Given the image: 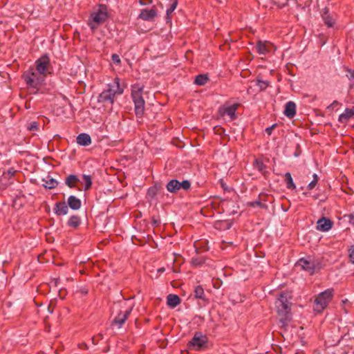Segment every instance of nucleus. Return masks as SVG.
<instances>
[{
  "label": "nucleus",
  "mask_w": 354,
  "mask_h": 354,
  "mask_svg": "<svg viewBox=\"0 0 354 354\" xmlns=\"http://www.w3.org/2000/svg\"><path fill=\"white\" fill-rule=\"evenodd\" d=\"M257 85L263 91L268 86V82L258 80Z\"/></svg>",
  "instance_id": "nucleus-33"
},
{
  "label": "nucleus",
  "mask_w": 354,
  "mask_h": 354,
  "mask_svg": "<svg viewBox=\"0 0 354 354\" xmlns=\"http://www.w3.org/2000/svg\"><path fill=\"white\" fill-rule=\"evenodd\" d=\"M348 218H349L348 223L351 225L354 226V214L348 215Z\"/></svg>",
  "instance_id": "nucleus-41"
},
{
  "label": "nucleus",
  "mask_w": 354,
  "mask_h": 354,
  "mask_svg": "<svg viewBox=\"0 0 354 354\" xmlns=\"http://www.w3.org/2000/svg\"><path fill=\"white\" fill-rule=\"evenodd\" d=\"M297 267L308 272L310 274H313L316 270L320 269V263L317 260L308 259H300L297 263Z\"/></svg>",
  "instance_id": "nucleus-9"
},
{
  "label": "nucleus",
  "mask_w": 354,
  "mask_h": 354,
  "mask_svg": "<svg viewBox=\"0 0 354 354\" xmlns=\"http://www.w3.org/2000/svg\"><path fill=\"white\" fill-rule=\"evenodd\" d=\"M140 3L142 5H147V4H149V3H152V0H148V1L140 0Z\"/></svg>",
  "instance_id": "nucleus-42"
},
{
  "label": "nucleus",
  "mask_w": 354,
  "mask_h": 354,
  "mask_svg": "<svg viewBox=\"0 0 354 354\" xmlns=\"http://www.w3.org/2000/svg\"><path fill=\"white\" fill-rule=\"evenodd\" d=\"M68 205L74 210H77L81 207V201L75 196H70L68 198Z\"/></svg>",
  "instance_id": "nucleus-20"
},
{
  "label": "nucleus",
  "mask_w": 354,
  "mask_h": 354,
  "mask_svg": "<svg viewBox=\"0 0 354 354\" xmlns=\"http://www.w3.org/2000/svg\"><path fill=\"white\" fill-rule=\"evenodd\" d=\"M111 59L114 64H120L121 63L120 58L117 54H113L111 56Z\"/></svg>",
  "instance_id": "nucleus-34"
},
{
  "label": "nucleus",
  "mask_w": 354,
  "mask_h": 354,
  "mask_svg": "<svg viewBox=\"0 0 354 354\" xmlns=\"http://www.w3.org/2000/svg\"><path fill=\"white\" fill-rule=\"evenodd\" d=\"M15 171L13 169H8L6 172L3 173L5 177H11L15 175Z\"/></svg>",
  "instance_id": "nucleus-36"
},
{
  "label": "nucleus",
  "mask_w": 354,
  "mask_h": 354,
  "mask_svg": "<svg viewBox=\"0 0 354 354\" xmlns=\"http://www.w3.org/2000/svg\"><path fill=\"white\" fill-rule=\"evenodd\" d=\"M322 19L328 27H333L335 24L336 19L334 15L330 14L328 9L325 8L322 12Z\"/></svg>",
  "instance_id": "nucleus-16"
},
{
  "label": "nucleus",
  "mask_w": 354,
  "mask_h": 354,
  "mask_svg": "<svg viewBox=\"0 0 354 354\" xmlns=\"http://www.w3.org/2000/svg\"><path fill=\"white\" fill-rule=\"evenodd\" d=\"M318 181V176L317 174L313 175V180L308 185V189L311 190L313 189L317 185Z\"/></svg>",
  "instance_id": "nucleus-32"
},
{
  "label": "nucleus",
  "mask_w": 354,
  "mask_h": 354,
  "mask_svg": "<svg viewBox=\"0 0 354 354\" xmlns=\"http://www.w3.org/2000/svg\"><path fill=\"white\" fill-rule=\"evenodd\" d=\"M28 129L30 130V131H34V130H37L38 129V124L36 122H33L30 124V127H28Z\"/></svg>",
  "instance_id": "nucleus-38"
},
{
  "label": "nucleus",
  "mask_w": 354,
  "mask_h": 354,
  "mask_svg": "<svg viewBox=\"0 0 354 354\" xmlns=\"http://www.w3.org/2000/svg\"><path fill=\"white\" fill-rule=\"evenodd\" d=\"M291 299L292 295L290 292H283L275 301V307L282 326H285L286 322L291 318Z\"/></svg>",
  "instance_id": "nucleus-2"
},
{
  "label": "nucleus",
  "mask_w": 354,
  "mask_h": 354,
  "mask_svg": "<svg viewBox=\"0 0 354 354\" xmlns=\"http://www.w3.org/2000/svg\"><path fill=\"white\" fill-rule=\"evenodd\" d=\"M284 115L289 118H292L296 113V104L293 102H288L286 104L285 110L283 111Z\"/></svg>",
  "instance_id": "nucleus-17"
},
{
  "label": "nucleus",
  "mask_w": 354,
  "mask_h": 354,
  "mask_svg": "<svg viewBox=\"0 0 354 354\" xmlns=\"http://www.w3.org/2000/svg\"><path fill=\"white\" fill-rule=\"evenodd\" d=\"M124 88L120 84V79L116 77L112 83L107 85L106 88L99 95L97 102L104 106H110L114 104L117 97L121 95Z\"/></svg>",
  "instance_id": "nucleus-1"
},
{
  "label": "nucleus",
  "mask_w": 354,
  "mask_h": 354,
  "mask_svg": "<svg viewBox=\"0 0 354 354\" xmlns=\"http://www.w3.org/2000/svg\"><path fill=\"white\" fill-rule=\"evenodd\" d=\"M208 77L207 75H198L195 78V84L199 86H203L208 81Z\"/></svg>",
  "instance_id": "nucleus-29"
},
{
  "label": "nucleus",
  "mask_w": 354,
  "mask_h": 354,
  "mask_svg": "<svg viewBox=\"0 0 354 354\" xmlns=\"http://www.w3.org/2000/svg\"><path fill=\"white\" fill-rule=\"evenodd\" d=\"M68 207L64 202H58L54 207V212L58 215H66L68 214Z\"/></svg>",
  "instance_id": "nucleus-18"
},
{
  "label": "nucleus",
  "mask_w": 354,
  "mask_h": 354,
  "mask_svg": "<svg viewBox=\"0 0 354 354\" xmlns=\"http://www.w3.org/2000/svg\"><path fill=\"white\" fill-rule=\"evenodd\" d=\"M81 223L80 218L78 216L74 215L70 217L68 221V225L72 227H77Z\"/></svg>",
  "instance_id": "nucleus-26"
},
{
  "label": "nucleus",
  "mask_w": 354,
  "mask_h": 354,
  "mask_svg": "<svg viewBox=\"0 0 354 354\" xmlns=\"http://www.w3.org/2000/svg\"><path fill=\"white\" fill-rule=\"evenodd\" d=\"M108 19L107 8L105 6L100 5L98 8H95L91 13L87 24L94 32L101 24L104 23Z\"/></svg>",
  "instance_id": "nucleus-3"
},
{
  "label": "nucleus",
  "mask_w": 354,
  "mask_h": 354,
  "mask_svg": "<svg viewBox=\"0 0 354 354\" xmlns=\"http://www.w3.org/2000/svg\"><path fill=\"white\" fill-rule=\"evenodd\" d=\"M143 88L139 84L132 86L131 97L134 102L135 113L138 117H142L145 112V100L142 97Z\"/></svg>",
  "instance_id": "nucleus-4"
},
{
  "label": "nucleus",
  "mask_w": 354,
  "mask_h": 354,
  "mask_svg": "<svg viewBox=\"0 0 354 354\" xmlns=\"http://www.w3.org/2000/svg\"><path fill=\"white\" fill-rule=\"evenodd\" d=\"M170 3V6L169 8L167 9L166 11V20L167 22L170 20L169 15L174 11V10L176 8L177 4H178V0H168Z\"/></svg>",
  "instance_id": "nucleus-24"
},
{
  "label": "nucleus",
  "mask_w": 354,
  "mask_h": 354,
  "mask_svg": "<svg viewBox=\"0 0 354 354\" xmlns=\"http://www.w3.org/2000/svg\"><path fill=\"white\" fill-rule=\"evenodd\" d=\"M43 180L45 183L44 184V187L46 188H48V189H50L55 188L57 186V185H58V183H57V180H55L53 178H50L49 177H47L46 179H44Z\"/></svg>",
  "instance_id": "nucleus-25"
},
{
  "label": "nucleus",
  "mask_w": 354,
  "mask_h": 354,
  "mask_svg": "<svg viewBox=\"0 0 354 354\" xmlns=\"http://www.w3.org/2000/svg\"><path fill=\"white\" fill-rule=\"evenodd\" d=\"M79 346L82 349H86L87 348V345L85 343H82V344H80Z\"/></svg>",
  "instance_id": "nucleus-44"
},
{
  "label": "nucleus",
  "mask_w": 354,
  "mask_h": 354,
  "mask_svg": "<svg viewBox=\"0 0 354 354\" xmlns=\"http://www.w3.org/2000/svg\"><path fill=\"white\" fill-rule=\"evenodd\" d=\"M285 181L286 183V187L290 189H295L296 186L293 182L291 174L289 172L286 173L285 174Z\"/></svg>",
  "instance_id": "nucleus-28"
},
{
  "label": "nucleus",
  "mask_w": 354,
  "mask_h": 354,
  "mask_svg": "<svg viewBox=\"0 0 354 354\" xmlns=\"http://www.w3.org/2000/svg\"><path fill=\"white\" fill-rule=\"evenodd\" d=\"M133 307L131 306L124 311H120L112 321V326L120 328L125 323L127 319L132 311Z\"/></svg>",
  "instance_id": "nucleus-11"
},
{
  "label": "nucleus",
  "mask_w": 354,
  "mask_h": 354,
  "mask_svg": "<svg viewBox=\"0 0 354 354\" xmlns=\"http://www.w3.org/2000/svg\"><path fill=\"white\" fill-rule=\"evenodd\" d=\"M80 180L76 175L71 174L65 179L66 185L70 188H76L77 183H80Z\"/></svg>",
  "instance_id": "nucleus-22"
},
{
  "label": "nucleus",
  "mask_w": 354,
  "mask_h": 354,
  "mask_svg": "<svg viewBox=\"0 0 354 354\" xmlns=\"http://www.w3.org/2000/svg\"><path fill=\"white\" fill-rule=\"evenodd\" d=\"M250 205L252 207H263L265 205L263 204H262L260 201H254V202H252L250 203Z\"/></svg>",
  "instance_id": "nucleus-37"
},
{
  "label": "nucleus",
  "mask_w": 354,
  "mask_h": 354,
  "mask_svg": "<svg viewBox=\"0 0 354 354\" xmlns=\"http://www.w3.org/2000/svg\"><path fill=\"white\" fill-rule=\"evenodd\" d=\"M207 337L201 332L194 333L192 339L187 344L189 350L200 351L206 346Z\"/></svg>",
  "instance_id": "nucleus-7"
},
{
  "label": "nucleus",
  "mask_w": 354,
  "mask_h": 354,
  "mask_svg": "<svg viewBox=\"0 0 354 354\" xmlns=\"http://www.w3.org/2000/svg\"><path fill=\"white\" fill-rule=\"evenodd\" d=\"M80 182L84 184V189L85 191L88 190L91 187L92 179L90 176L84 174L82 176V181L80 180Z\"/></svg>",
  "instance_id": "nucleus-27"
},
{
  "label": "nucleus",
  "mask_w": 354,
  "mask_h": 354,
  "mask_svg": "<svg viewBox=\"0 0 354 354\" xmlns=\"http://www.w3.org/2000/svg\"><path fill=\"white\" fill-rule=\"evenodd\" d=\"M354 115V106L351 109H346L344 112L339 117V121L342 123L347 122Z\"/></svg>",
  "instance_id": "nucleus-21"
},
{
  "label": "nucleus",
  "mask_w": 354,
  "mask_h": 354,
  "mask_svg": "<svg viewBox=\"0 0 354 354\" xmlns=\"http://www.w3.org/2000/svg\"><path fill=\"white\" fill-rule=\"evenodd\" d=\"M273 45L268 41H259L256 46L258 53L261 55L271 51Z\"/></svg>",
  "instance_id": "nucleus-15"
},
{
  "label": "nucleus",
  "mask_w": 354,
  "mask_h": 354,
  "mask_svg": "<svg viewBox=\"0 0 354 354\" xmlns=\"http://www.w3.org/2000/svg\"><path fill=\"white\" fill-rule=\"evenodd\" d=\"M277 126V124H273L272 125L271 127H269L268 128L266 129V132L270 136L271 135L273 129L275 128V127Z\"/></svg>",
  "instance_id": "nucleus-40"
},
{
  "label": "nucleus",
  "mask_w": 354,
  "mask_h": 354,
  "mask_svg": "<svg viewBox=\"0 0 354 354\" xmlns=\"http://www.w3.org/2000/svg\"><path fill=\"white\" fill-rule=\"evenodd\" d=\"M77 143L81 146H88L91 144V136L87 133H80L77 137Z\"/></svg>",
  "instance_id": "nucleus-19"
},
{
  "label": "nucleus",
  "mask_w": 354,
  "mask_h": 354,
  "mask_svg": "<svg viewBox=\"0 0 354 354\" xmlns=\"http://www.w3.org/2000/svg\"><path fill=\"white\" fill-rule=\"evenodd\" d=\"M180 303V299L176 295L170 294L167 297V304L171 308L176 307Z\"/></svg>",
  "instance_id": "nucleus-23"
},
{
  "label": "nucleus",
  "mask_w": 354,
  "mask_h": 354,
  "mask_svg": "<svg viewBox=\"0 0 354 354\" xmlns=\"http://www.w3.org/2000/svg\"><path fill=\"white\" fill-rule=\"evenodd\" d=\"M165 270V269L164 268H160L158 270V272L159 273H162V272H164Z\"/></svg>",
  "instance_id": "nucleus-45"
},
{
  "label": "nucleus",
  "mask_w": 354,
  "mask_h": 354,
  "mask_svg": "<svg viewBox=\"0 0 354 354\" xmlns=\"http://www.w3.org/2000/svg\"><path fill=\"white\" fill-rule=\"evenodd\" d=\"M157 16V10L152 8L151 9H142L139 15V18L145 20L152 21Z\"/></svg>",
  "instance_id": "nucleus-14"
},
{
  "label": "nucleus",
  "mask_w": 354,
  "mask_h": 354,
  "mask_svg": "<svg viewBox=\"0 0 354 354\" xmlns=\"http://www.w3.org/2000/svg\"><path fill=\"white\" fill-rule=\"evenodd\" d=\"M346 76L354 84V71L348 69Z\"/></svg>",
  "instance_id": "nucleus-35"
},
{
  "label": "nucleus",
  "mask_w": 354,
  "mask_h": 354,
  "mask_svg": "<svg viewBox=\"0 0 354 354\" xmlns=\"http://www.w3.org/2000/svg\"><path fill=\"white\" fill-rule=\"evenodd\" d=\"M349 258L352 263H354V249H349Z\"/></svg>",
  "instance_id": "nucleus-39"
},
{
  "label": "nucleus",
  "mask_w": 354,
  "mask_h": 354,
  "mask_svg": "<svg viewBox=\"0 0 354 354\" xmlns=\"http://www.w3.org/2000/svg\"><path fill=\"white\" fill-rule=\"evenodd\" d=\"M254 167L256 169H257L259 171H263L265 169V165H263V162L259 160H255L254 161Z\"/></svg>",
  "instance_id": "nucleus-31"
},
{
  "label": "nucleus",
  "mask_w": 354,
  "mask_h": 354,
  "mask_svg": "<svg viewBox=\"0 0 354 354\" xmlns=\"http://www.w3.org/2000/svg\"><path fill=\"white\" fill-rule=\"evenodd\" d=\"M33 68L46 78L47 75L51 73L50 58L46 55L40 57L35 62V67Z\"/></svg>",
  "instance_id": "nucleus-8"
},
{
  "label": "nucleus",
  "mask_w": 354,
  "mask_h": 354,
  "mask_svg": "<svg viewBox=\"0 0 354 354\" xmlns=\"http://www.w3.org/2000/svg\"><path fill=\"white\" fill-rule=\"evenodd\" d=\"M24 79L28 87L38 89L43 84L46 77L33 68H30L24 73Z\"/></svg>",
  "instance_id": "nucleus-5"
},
{
  "label": "nucleus",
  "mask_w": 354,
  "mask_h": 354,
  "mask_svg": "<svg viewBox=\"0 0 354 354\" xmlns=\"http://www.w3.org/2000/svg\"><path fill=\"white\" fill-rule=\"evenodd\" d=\"M333 297V289H327L319 293L315 299L314 310L317 313H322L328 306Z\"/></svg>",
  "instance_id": "nucleus-6"
},
{
  "label": "nucleus",
  "mask_w": 354,
  "mask_h": 354,
  "mask_svg": "<svg viewBox=\"0 0 354 354\" xmlns=\"http://www.w3.org/2000/svg\"><path fill=\"white\" fill-rule=\"evenodd\" d=\"M333 225V223L329 218L322 217L317 222L316 229L320 232H328Z\"/></svg>",
  "instance_id": "nucleus-13"
},
{
  "label": "nucleus",
  "mask_w": 354,
  "mask_h": 354,
  "mask_svg": "<svg viewBox=\"0 0 354 354\" xmlns=\"http://www.w3.org/2000/svg\"><path fill=\"white\" fill-rule=\"evenodd\" d=\"M192 263L194 265L198 266V265H200L201 263V261H198V259H192Z\"/></svg>",
  "instance_id": "nucleus-43"
},
{
  "label": "nucleus",
  "mask_w": 354,
  "mask_h": 354,
  "mask_svg": "<svg viewBox=\"0 0 354 354\" xmlns=\"http://www.w3.org/2000/svg\"><path fill=\"white\" fill-rule=\"evenodd\" d=\"M239 106L238 104H234L232 105H224L219 109V113L221 115H227L230 117V120L235 119V112Z\"/></svg>",
  "instance_id": "nucleus-12"
},
{
  "label": "nucleus",
  "mask_w": 354,
  "mask_h": 354,
  "mask_svg": "<svg viewBox=\"0 0 354 354\" xmlns=\"http://www.w3.org/2000/svg\"><path fill=\"white\" fill-rule=\"evenodd\" d=\"M194 295L196 298L203 299L205 296L203 288L200 286L196 287L194 290Z\"/></svg>",
  "instance_id": "nucleus-30"
},
{
  "label": "nucleus",
  "mask_w": 354,
  "mask_h": 354,
  "mask_svg": "<svg viewBox=\"0 0 354 354\" xmlns=\"http://www.w3.org/2000/svg\"><path fill=\"white\" fill-rule=\"evenodd\" d=\"M190 183L188 180L179 182L177 180H171L167 185V189L169 192H175L180 189L187 190L190 187Z\"/></svg>",
  "instance_id": "nucleus-10"
}]
</instances>
